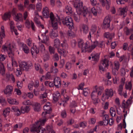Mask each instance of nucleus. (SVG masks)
I'll use <instances>...</instances> for the list:
<instances>
[{"label":"nucleus","instance_id":"35","mask_svg":"<svg viewBox=\"0 0 133 133\" xmlns=\"http://www.w3.org/2000/svg\"><path fill=\"white\" fill-rule=\"evenodd\" d=\"M11 44L10 43L9 44V50L10 51L8 53V54L9 55V56L11 57L12 60V57H13V56L14 55V54L13 52L11 50Z\"/></svg>","mask_w":133,"mask_h":133},{"label":"nucleus","instance_id":"58","mask_svg":"<svg viewBox=\"0 0 133 133\" xmlns=\"http://www.w3.org/2000/svg\"><path fill=\"white\" fill-rule=\"evenodd\" d=\"M84 85V83H82L80 84L78 88V90H82Z\"/></svg>","mask_w":133,"mask_h":133},{"label":"nucleus","instance_id":"18","mask_svg":"<svg viewBox=\"0 0 133 133\" xmlns=\"http://www.w3.org/2000/svg\"><path fill=\"white\" fill-rule=\"evenodd\" d=\"M33 106L35 111L39 112L41 110V105L39 103H35L33 105Z\"/></svg>","mask_w":133,"mask_h":133},{"label":"nucleus","instance_id":"17","mask_svg":"<svg viewBox=\"0 0 133 133\" xmlns=\"http://www.w3.org/2000/svg\"><path fill=\"white\" fill-rule=\"evenodd\" d=\"M60 96V93L58 91H56L53 94V100L55 102H56L58 100Z\"/></svg>","mask_w":133,"mask_h":133},{"label":"nucleus","instance_id":"27","mask_svg":"<svg viewBox=\"0 0 133 133\" xmlns=\"http://www.w3.org/2000/svg\"><path fill=\"white\" fill-rule=\"evenodd\" d=\"M114 33H110L108 32H106L104 34V36L106 38H109L111 39L114 37Z\"/></svg>","mask_w":133,"mask_h":133},{"label":"nucleus","instance_id":"30","mask_svg":"<svg viewBox=\"0 0 133 133\" xmlns=\"http://www.w3.org/2000/svg\"><path fill=\"white\" fill-rule=\"evenodd\" d=\"M129 70L127 69H125L123 68H122L120 69V71L121 75L122 76H124L126 74V71H128Z\"/></svg>","mask_w":133,"mask_h":133},{"label":"nucleus","instance_id":"9","mask_svg":"<svg viewBox=\"0 0 133 133\" xmlns=\"http://www.w3.org/2000/svg\"><path fill=\"white\" fill-rule=\"evenodd\" d=\"M43 108L45 112H42V115L43 117L45 118L46 117L47 114L50 113V102H47L44 106Z\"/></svg>","mask_w":133,"mask_h":133},{"label":"nucleus","instance_id":"22","mask_svg":"<svg viewBox=\"0 0 133 133\" xmlns=\"http://www.w3.org/2000/svg\"><path fill=\"white\" fill-rule=\"evenodd\" d=\"M11 16V12L5 13L2 17V19L4 21L7 20H10V18Z\"/></svg>","mask_w":133,"mask_h":133},{"label":"nucleus","instance_id":"16","mask_svg":"<svg viewBox=\"0 0 133 133\" xmlns=\"http://www.w3.org/2000/svg\"><path fill=\"white\" fill-rule=\"evenodd\" d=\"M39 52V49L37 48L36 45L32 47L31 49V52L32 55L33 56L34 54H37Z\"/></svg>","mask_w":133,"mask_h":133},{"label":"nucleus","instance_id":"63","mask_svg":"<svg viewBox=\"0 0 133 133\" xmlns=\"http://www.w3.org/2000/svg\"><path fill=\"white\" fill-rule=\"evenodd\" d=\"M56 5L59 7H61L62 5V3L59 0H58L56 3Z\"/></svg>","mask_w":133,"mask_h":133},{"label":"nucleus","instance_id":"4","mask_svg":"<svg viewBox=\"0 0 133 133\" xmlns=\"http://www.w3.org/2000/svg\"><path fill=\"white\" fill-rule=\"evenodd\" d=\"M19 66L20 68L17 69V71L16 72V75L17 76L22 74V71H29L31 69L33 66L31 62H22L19 64Z\"/></svg>","mask_w":133,"mask_h":133},{"label":"nucleus","instance_id":"2","mask_svg":"<svg viewBox=\"0 0 133 133\" xmlns=\"http://www.w3.org/2000/svg\"><path fill=\"white\" fill-rule=\"evenodd\" d=\"M73 4L76 8V14L73 15V17L75 21L79 22L80 20V15L81 14L84 17H86L88 15V10L86 7L83 8V3L79 0H74Z\"/></svg>","mask_w":133,"mask_h":133},{"label":"nucleus","instance_id":"55","mask_svg":"<svg viewBox=\"0 0 133 133\" xmlns=\"http://www.w3.org/2000/svg\"><path fill=\"white\" fill-rule=\"evenodd\" d=\"M87 125V123L85 122H82L81 123L80 125L81 127L83 128H84Z\"/></svg>","mask_w":133,"mask_h":133},{"label":"nucleus","instance_id":"32","mask_svg":"<svg viewBox=\"0 0 133 133\" xmlns=\"http://www.w3.org/2000/svg\"><path fill=\"white\" fill-rule=\"evenodd\" d=\"M8 101L10 104H17L18 103L15 99L11 98H8Z\"/></svg>","mask_w":133,"mask_h":133},{"label":"nucleus","instance_id":"36","mask_svg":"<svg viewBox=\"0 0 133 133\" xmlns=\"http://www.w3.org/2000/svg\"><path fill=\"white\" fill-rule=\"evenodd\" d=\"M83 92L84 95L85 96H86L90 93V90L88 88H86L83 89Z\"/></svg>","mask_w":133,"mask_h":133},{"label":"nucleus","instance_id":"54","mask_svg":"<svg viewBox=\"0 0 133 133\" xmlns=\"http://www.w3.org/2000/svg\"><path fill=\"white\" fill-rule=\"evenodd\" d=\"M17 85L19 89H21L23 86L22 82L18 81L17 82Z\"/></svg>","mask_w":133,"mask_h":133},{"label":"nucleus","instance_id":"41","mask_svg":"<svg viewBox=\"0 0 133 133\" xmlns=\"http://www.w3.org/2000/svg\"><path fill=\"white\" fill-rule=\"evenodd\" d=\"M107 68V67L101 64L99 66V69L101 72H103L105 71V68Z\"/></svg>","mask_w":133,"mask_h":133},{"label":"nucleus","instance_id":"14","mask_svg":"<svg viewBox=\"0 0 133 133\" xmlns=\"http://www.w3.org/2000/svg\"><path fill=\"white\" fill-rule=\"evenodd\" d=\"M110 22L109 16H107L106 17L103 21V26L105 28H108L109 27Z\"/></svg>","mask_w":133,"mask_h":133},{"label":"nucleus","instance_id":"24","mask_svg":"<svg viewBox=\"0 0 133 133\" xmlns=\"http://www.w3.org/2000/svg\"><path fill=\"white\" fill-rule=\"evenodd\" d=\"M30 107L29 106H25L24 107H21V113H24L25 112L28 113L30 110Z\"/></svg>","mask_w":133,"mask_h":133},{"label":"nucleus","instance_id":"45","mask_svg":"<svg viewBox=\"0 0 133 133\" xmlns=\"http://www.w3.org/2000/svg\"><path fill=\"white\" fill-rule=\"evenodd\" d=\"M110 0H106V7L107 9L108 10L110 8Z\"/></svg>","mask_w":133,"mask_h":133},{"label":"nucleus","instance_id":"49","mask_svg":"<svg viewBox=\"0 0 133 133\" xmlns=\"http://www.w3.org/2000/svg\"><path fill=\"white\" fill-rule=\"evenodd\" d=\"M53 59L54 61H58L59 59V56L57 53L55 54L53 56Z\"/></svg>","mask_w":133,"mask_h":133},{"label":"nucleus","instance_id":"15","mask_svg":"<svg viewBox=\"0 0 133 133\" xmlns=\"http://www.w3.org/2000/svg\"><path fill=\"white\" fill-rule=\"evenodd\" d=\"M100 53L93 52L91 54V56L93 61L97 62L99 59Z\"/></svg>","mask_w":133,"mask_h":133},{"label":"nucleus","instance_id":"56","mask_svg":"<svg viewBox=\"0 0 133 133\" xmlns=\"http://www.w3.org/2000/svg\"><path fill=\"white\" fill-rule=\"evenodd\" d=\"M61 46L63 48H66L67 46L68 45L65 40H64L62 43L61 44Z\"/></svg>","mask_w":133,"mask_h":133},{"label":"nucleus","instance_id":"47","mask_svg":"<svg viewBox=\"0 0 133 133\" xmlns=\"http://www.w3.org/2000/svg\"><path fill=\"white\" fill-rule=\"evenodd\" d=\"M36 9L37 10L39 11H40L42 8V4L41 3L37 4L36 6Z\"/></svg>","mask_w":133,"mask_h":133},{"label":"nucleus","instance_id":"64","mask_svg":"<svg viewBox=\"0 0 133 133\" xmlns=\"http://www.w3.org/2000/svg\"><path fill=\"white\" fill-rule=\"evenodd\" d=\"M109 103L108 102H106L103 106V108L104 109H107L108 108Z\"/></svg>","mask_w":133,"mask_h":133},{"label":"nucleus","instance_id":"59","mask_svg":"<svg viewBox=\"0 0 133 133\" xmlns=\"http://www.w3.org/2000/svg\"><path fill=\"white\" fill-rule=\"evenodd\" d=\"M71 68V64L69 62L67 63L66 65V68L67 69H70Z\"/></svg>","mask_w":133,"mask_h":133},{"label":"nucleus","instance_id":"25","mask_svg":"<svg viewBox=\"0 0 133 133\" xmlns=\"http://www.w3.org/2000/svg\"><path fill=\"white\" fill-rule=\"evenodd\" d=\"M119 10L121 15H122L123 17H124L126 16L127 10L126 8H120L119 9Z\"/></svg>","mask_w":133,"mask_h":133},{"label":"nucleus","instance_id":"60","mask_svg":"<svg viewBox=\"0 0 133 133\" xmlns=\"http://www.w3.org/2000/svg\"><path fill=\"white\" fill-rule=\"evenodd\" d=\"M97 27L96 25H94L92 26L91 31L94 33V32H96L97 30Z\"/></svg>","mask_w":133,"mask_h":133},{"label":"nucleus","instance_id":"42","mask_svg":"<svg viewBox=\"0 0 133 133\" xmlns=\"http://www.w3.org/2000/svg\"><path fill=\"white\" fill-rule=\"evenodd\" d=\"M10 112V108H7L4 111L3 114L6 117V116L9 115Z\"/></svg>","mask_w":133,"mask_h":133},{"label":"nucleus","instance_id":"3","mask_svg":"<svg viewBox=\"0 0 133 133\" xmlns=\"http://www.w3.org/2000/svg\"><path fill=\"white\" fill-rule=\"evenodd\" d=\"M46 121V118L43 119H39L37 121L35 124H33L31 127V131L32 132H37V133H43L45 131L46 133H49L50 132V126L48 125L46 127V130L41 127L44 124Z\"/></svg>","mask_w":133,"mask_h":133},{"label":"nucleus","instance_id":"10","mask_svg":"<svg viewBox=\"0 0 133 133\" xmlns=\"http://www.w3.org/2000/svg\"><path fill=\"white\" fill-rule=\"evenodd\" d=\"M123 85L121 84L119 87L118 89V94L121 96H123L124 97L126 98L128 97L127 91L125 90L123 91Z\"/></svg>","mask_w":133,"mask_h":133},{"label":"nucleus","instance_id":"13","mask_svg":"<svg viewBox=\"0 0 133 133\" xmlns=\"http://www.w3.org/2000/svg\"><path fill=\"white\" fill-rule=\"evenodd\" d=\"M42 13L44 18H48L50 17L49 9L47 7L43 8Z\"/></svg>","mask_w":133,"mask_h":133},{"label":"nucleus","instance_id":"52","mask_svg":"<svg viewBox=\"0 0 133 133\" xmlns=\"http://www.w3.org/2000/svg\"><path fill=\"white\" fill-rule=\"evenodd\" d=\"M64 97L65 98V99L64 100H62L63 102V103L62 104L63 105L64 107L65 106V103L66 102L68 101L69 99V97L67 96V95L65 96Z\"/></svg>","mask_w":133,"mask_h":133},{"label":"nucleus","instance_id":"1","mask_svg":"<svg viewBox=\"0 0 133 133\" xmlns=\"http://www.w3.org/2000/svg\"><path fill=\"white\" fill-rule=\"evenodd\" d=\"M88 37L89 39V41L85 42L82 39L78 40V46L81 49L82 52H91L97 46L102 48L104 47L105 43L103 41H101L99 42L97 41H95L93 42L92 41L91 39V32L89 33Z\"/></svg>","mask_w":133,"mask_h":133},{"label":"nucleus","instance_id":"28","mask_svg":"<svg viewBox=\"0 0 133 133\" xmlns=\"http://www.w3.org/2000/svg\"><path fill=\"white\" fill-rule=\"evenodd\" d=\"M0 73L3 75L5 73V69L3 63L0 62Z\"/></svg>","mask_w":133,"mask_h":133},{"label":"nucleus","instance_id":"50","mask_svg":"<svg viewBox=\"0 0 133 133\" xmlns=\"http://www.w3.org/2000/svg\"><path fill=\"white\" fill-rule=\"evenodd\" d=\"M61 116L63 118H65L66 117V113L65 110H64L61 111Z\"/></svg>","mask_w":133,"mask_h":133},{"label":"nucleus","instance_id":"26","mask_svg":"<svg viewBox=\"0 0 133 133\" xmlns=\"http://www.w3.org/2000/svg\"><path fill=\"white\" fill-rule=\"evenodd\" d=\"M57 51L61 55L63 56L64 57L66 56V52L63 49H61L58 48H57Z\"/></svg>","mask_w":133,"mask_h":133},{"label":"nucleus","instance_id":"19","mask_svg":"<svg viewBox=\"0 0 133 133\" xmlns=\"http://www.w3.org/2000/svg\"><path fill=\"white\" fill-rule=\"evenodd\" d=\"M132 84L131 81L129 82H127L126 83L125 85V88L126 90H128L130 91L132 89Z\"/></svg>","mask_w":133,"mask_h":133},{"label":"nucleus","instance_id":"62","mask_svg":"<svg viewBox=\"0 0 133 133\" xmlns=\"http://www.w3.org/2000/svg\"><path fill=\"white\" fill-rule=\"evenodd\" d=\"M89 122L91 124H94L96 122V120L94 118H91L89 121Z\"/></svg>","mask_w":133,"mask_h":133},{"label":"nucleus","instance_id":"29","mask_svg":"<svg viewBox=\"0 0 133 133\" xmlns=\"http://www.w3.org/2000/svg\"><path fill=\"white\" fill-rule=\"evenodd\" d=\"M22 44V46L23 47V49L24 52L28 54L29 52V49L28 46L26 44H25L23 43H21Z\"/></svg>","mask_w":133,"mask_h":133},{"label":"nucleus","instance_id":"7","mask_svg":"<svg viewBox=\"0 0 133 133\" xmlns=\"http://www.w3.org/2000/svg\"><path fill=\"white\" fill-rule=\"evenodd\" d=\"M62 22L63 24L66 25L69 29H71L74 28L73 20L70 17H66L65 19L62 20Z\"/></svg>","mask_w":133,"mask_h":133},{"label":"nucleus","instance_id":"39","mask_svg":"<svg viewBox=\"0 0 133 133\" xmlns=\"http://www.w3.org/2000/svg\"><path fill=\"white\" fill-rule=\"evenodd\" d=\"M130 104L127 101H125V100H124L123 102L122 105L124 108H127Z\"/></svg>","mask_w":133,"mask_h":133},{"label":"nucleus","instance_id":"48","mask_svg":"<svg viewBox=\"0 0 133 133\" xmlns=\"http://www.w3.org/2000/svg\"><path fill=\"white\" fill-rule=\"evenodd\" d=\"M91 11L93 15L94 16H96L97 15V12L95 8L94 7L91 9Z\"/></svg>","mask_w":133,"mask_h":133},{"label":"nucleus","instance_id":"38","mask_svg":"<svg viewBox=\"0 0 133 133\" xmlns=\"http://www.w3.org/2000/svg\"><path fill=\"white\" fill-rule=\"evenodd\" d=\"M131 30L126 27H125L124 29V32L125 35H128L130 34Z\"/></svg>","mask_w":133,"mask_h":133},{"label":"nucleus","instance_id":"34","mask_svg":"<svg viewBox=\"0 0 133 133\" xmlns=\"http://www.w3.org/2000/svg\"><path fill=\"white\" fill-rule=\"evenodd\" d=\"M60 45V42L58 39H56L54 41V46L57 48H59Z\"/></svg>","mask_w":133,"mask_h":133},{"label":"nucleus","instance_id":"61","mask_svg":"<svg viewBox=\"0 0 133 133\" xmlns=\"http://www.w3.org/2000/svg\"><path fill=\"white\" fill-rule=\"evenodd\" d=\"M118 71H117V70H116L115 68H112V72L113 75H117L118 74Z\"/></svg>","mask_w":133,"mask_h":133},{"label":"nucleus","instance_id":"21","mask_svg":"<svg viewBox=\"0 0 133 133\" xmlns=\"http://www.w3.org/2000/svg\"><path fill=\"white\" fill-rule=\"evenodd\" d=\"M12 111L16 112L15 115L18 116L21 114V111L17 107H13L12 108Z\"/></svg>","mask_w":133,"mask_h":133},{"label":"nucleus","instance_id":"8","mask_svg":"<svg viewBox=\"0 0 133 133\" xmlns=\"http://www.w3.org/2000/svg\"><path fill=\"white\" fill-rule=\"evenodd\" d=\"M105 93L103 94L102 100L104 101L106 99H109L110 97H112L113 95V92L112 89H106L105 91Z\"/></svg>","mask_w":133,"mask_h":133},{"label":"nucleus","instance_id":"43","mask_svg":"<svg viewBox=\"0 0 133 133\" xmlns=\"http://www.w3.org/2000/svg\"><path fill=\"white\" fill-rule=\"evenodd\" d=\"M129 0H116V2L118 4H122L124 3Z\"/></svg>","mask_w":133,"mask_h":133},{"label":"nucleus","instance_id":"40","mask_svg":"<svg viewBox=\"0 0 133 133\" xmlns=\"http://www.w3.org/2000/svg\"><path fill=\"white\" fill-rule=\"evenodd\" d=\"M58 72V70L56 67L54 66L52 67V68L50 69V73H52L53 74L57 73Z\"/></svg>","mask_w":133,"mask_h":133},{"label":"nucleus","instance_id":"37","mask_svg":"<svg viewBox=\"0 0 133 133\" xmlns=\"http://www.w3.org/2000/svg\"><path fill=\"white\" fill-rule=\"evenodd\" d=\"M114 64L115 66L114 68H115L117 71H118L120 66V64L119 62L117 61H115L114 62Z\"/></svg>","mask_w":133,"mask_h":133},{"label":"nucleus","instance_id":"33","mask_svg":"<svg viewBox=\"0 0 133 133\" xmlns=\"http://www.w3.org/2000/svg\"><path fill=\"white\" fill-rule=\"evenodd\" d=\"M110 114L112 117H114L116 115L115 109L113 107H111L110 110Z\"/></svg>","mask_w":133,"mask_h":133},{"label":"nucleus","instance_id":"46","mask_svg":"<svg viewBox=\"0 0 133 133\" xmlns=\"http://www.w3.org/2000/svg\"><path fill=\"white\" fill-rule=\"evenodd\" d=\"M90 2L91 5L94 6H95L99 4L96 0H90Z\"/></svg>","mask_w":133,"mask_h":133},{"label":"nucleus","instance_id":"51","mask_svg":"<svg viewBox=\"0 0 133 133\" xmlns=\"http://www.w3.org/2000/svg\"><path fill=\"white\" fill-rule=\"evenodd\" d=\"M65 63V61L64 59H61L60 62L59 67L62 68L63 66Z\"/></svg>","mask_w":133,"mask_h":133},{"label":"nucleus","instance_id":"20","mask_svg":"<svg viewBox=\"0 0 133 133\" xmlns=\"http://www.w3.org/2000/svg\"><path fill=\"white\" fill-rule=\"evenodd\" d=\"M47 96V93L46 92H44V94L41 95L39 97V98L41 99H42L41 100V104H44L45 102L47 100L46 99H43L44 98L46 97Z\"/></svg>","mask_w":133,"mask_h":133},{"label":"nucleus","instance_id":"31","mask_svg":"<svg viewBox=\"0 0 133 133\" xmlns=\"http://www.w3.org/2000/svg\"><path fill=\"white\" fill-rule=\"evenodd\" d=\"M101 64L108 67L109 66V61L105 58L101 62Z\"/></svg>","mask_w":133,"mask_h":133},{"label":"nucleus","instance_id":"6","mask_svg":"<svg viewBox=\"0 0 133 133\" xmlns=\"http://www.w3.org/2000/svg\"><path fill=\"white\" fill-rule=\"evenodd\" d=\"M50 22L52 27L54 29H56L58 28V23L61 24V20L57 15H54L52 12H50Z\"/></svg>","mask_w":133,"mask_h":133},{"label":"nucleus","instance_id":"44","mask_svg":"<svg viewBox=\"0 0 133 133\" xmlns=\"http://www.w3.org/2000/svg\"><path fill=\"white\" fill-rule=\"evenodd\" d=\"M65 11L66 13L69 12L71 13L72 12V8L69 6H67L65 7Z\"/></svg>","mask_w":133,"mask_h":133},{"label":"nucleus","instance_id":"12","mask_svg":"<svg viewBox=\"0 0 133 133\" xmlns=\"http://www.w3.org/2000/svg\"><path fill=\"white\" fill-rule=\"evenodd\" d=\"M13 88L10 85L7 86L4 90V93L8 96H10L12 94Z\"/></svg>","mask_w":133,"mask_h":133},{"label":"nucleus","instance_id":"11","mask_svg":"<svg viewBox=\"0 0 133 133\" xmlns=\"http://www.w3.org/2000/svg\"><path fill=\"white\" fill-rule=\"evenodd\" d=\"M54 84H52V85H50V87L53 86L54 85L57 88H59L61 85V80L60 78L59 77H56L54 81Z\"/></svg>","mask_w":133,"mask_h":133},{"label":"nucleus","instance_id":"23","mask_svg":"<svg viewBox=\"0 0 133 133\" xmlns=\"http://www.w3.org/2000/svg\"><path fill=\"white\" fill-rule=\"evenodd\" d=\"M81 30L83 31L84 34H86L88 31L89 29L88 26L86 25L83 24L82 26V28H81Z\"/></svg>","mask_w":133,"mask_h":133},{"label":"nucleus","instance_id":"5","mask_svg":"<svg viewBox=\"0 0 133 133\" xmlns=\"http://www.w3.org/2000/svg\"><path fill=\"white\" fill-rule=\"evenodd\" d=\"M93 89L94 90L91 94V97L94 101L95 103H97V97L101 95L104 90V88L102 86L96 85L93 87Z\"/></svg>","mask_w":133,"mask_h":133},{"label":"nucleus","instance_id":"53","mask_svg":"<svg viewBox=\"0 0 133 133\" xmlns=\"http://www.w3.org/2000/svg\"><path fill=\"white\" fill-rule=\"evenodd\" d=\"M39 46L40 48V51H41L43 52L45 50V48L43 44L42 43H40L39 44Z\"/></svg>","mask_w":133,"mask_h":133},{"label":"nucleus","instance_id":"57","mask_svg":"<svg viewBox=\"0 0 133 133\" xmlns=\"http://www.w3.org/2000/svg\"><path fill=\"white\" fill-rule=\"evenodd\" d=\"M128 50L129 51H133V42L130 45L128 48Z\"/></svg>","mask_w":133,"mask_h":133}]
</instances>
